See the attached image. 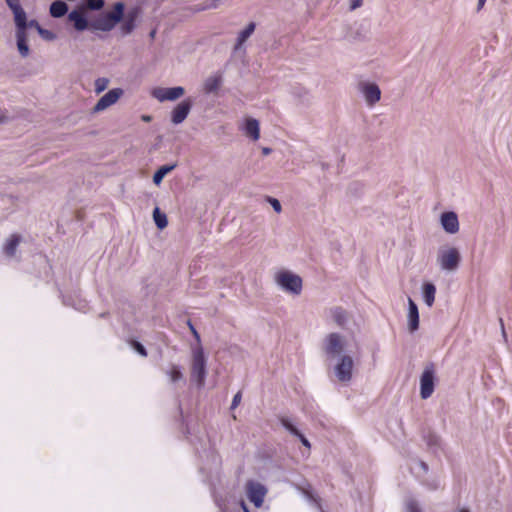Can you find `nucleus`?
<instances>
[{"instance_id":"aec40b11","label":"nucleus","mask_w":512,"mask_h":512,"mask_svg":"<svg viewBox=\"0 0 512 512\" xmlns=\"http://www.w3.org/2000/svg\"><path fill=\"white\" fill-rule=\"evenodd\" d=\"M68 11V6L61 0H56L50 5V14L54 18L64 16Z\"/></svg>"},{"instance_id":"cd10ccee","label":"nucleus","mask_w":512,"mask_h":512,"mask_svg":"<svg viewBox=\"0 0 512 512\" xmlns=\"http://www.w3.org/2000/svg\"><path fill=\"white\" fill-rule=\"evenodd\" d=\"M167 375L169 376L171 382L173 383L183 378V374L177 365H172L170 369L167 371Z\"/></svg>"},{"instance_id":"2f4dec72","label":"nucleus","mask_w":512,"mask_h":512,"mask_svg":"<svg viewBox=\"0 0 512 512\" xmlns=\"http://www.w3.org/2000/svg\"><path fill=\"white\" fill-rule=\"evenodd\" d=\"M103 6V0H87V7L91 10H100Z\"/></svg>"},{"instance_id":"c85d7f7f","label":"nucleus","mask_w":512,"mask_h":512,"mask_svg":"<svg viewBox=\"0 0 512 512\" xmlns=\"http://www.w3.org/2000/svg\"><path fill=\"white\" fill-rule=\"evenodd\" d=\"M109 84V80L107 78H98L96 81H95V91L96 93H101L102 91H104L107 86Z\"/></svg>"},{"instance_id":"f3484780","label":"nucleus","mask_w":512,"mask_h":512,"mask_svg":"<svg viewBox=\"0 0 512 512\" xmlns=\"http://www.w3.org/2000/svg\"><path fill=\"white\" fill-rule=\"evenodd\" d=\"M68 19L74 23V28L77 31H83L89 27V23L87 19L84 17L83 13L77 10H73L69 13Z\"/></svg>"},{"instance_id":"a211bd4d","label":"nucleus","mask_w":512,"mask_h":512,"mask_svg":"<svg viewBox=\"0 0 512 512\" xmlns=\"http://www.w3.org/2000/svg\"><path fill=\"white\" fill-rule=\"evenodd\" d=\"M245 133L254 141L260 138L259 123L256 119L249 118L246 120Z\"/></svg>"},{"instance_id":"393cba45","label":"nucleus","mask_w":512,"mask_h":512,"mask_svg":"<svg viewBox=\"0 0 512 512\" xmlns=\"http://www.w3.org/2000/svg\"><path fill=\"white\" fill-rule=\"evenodd\" d=\"M176 167L175 164L173 165H163L161 166L156 172L155 174L153 175V182L156 184V185H159L163 178L169 173L171 172L174 168Z\"/></svg>"},{"instance_id":"b1692460","label":"nucleus","mask_w":512,"mask_h":512,"mask_svg":"<svg viewBox=\"0 0 512 512\" xmlns=\"http://www.w3.org/2000/svg\"><path fill=\"white\" fill-rule=\"evenodd\" d=\"M255 27H256L255 23L250 22L247 25V27L239 33V36L237 39V44L235 47L236 49L240 48L244 44V42L252 35V33L255 30Z\"/></svg>"},{"instance_id":"09e8293b","label":"nucleus","mask_w":512,"mask_h":512,"mask_svg":"<svg viewBox=\"0 0 512 512\" xmlns=\"http://www.w3.org/2000/svg\"><path fill=\"white\" fill-rule=\"evenodd\" d=\"M5 120L4 116H0V123H2Z\"/></svg>"},{"instance_id":"f704fd0d","label":"nucleus","mask_w":512,"mask_h":512,"mask_svg":"<svg viewBox=\"0 0 512 512\" xmlns=\"http://www.w3.org/2000/svg\"><path fill=\"white\" fill-rule=\"evenodd\" d=\"M269 202L271 203L272 207L274 208V210L279 213L281 211V204L280 202L275 199V198H270L269 199Z\"/></svg>"},{"instance_id":"412c9836","label":"nucleus","mask_w":512,"mask_h":512,"mask_svg":"<svg viewBox=\"0 0 512 512\" xmlns=\"http://www.w3.org/2000/svg\"><path fill=\"white\" fill-rule=\"evenodd\" d=\"M20 240H21V238L19 235H16V234L11 235L4 246V253L9 257L14 256L16 253L17 247L20 243Z\"/></svg>"},{"instance_id":"49530a36","label":"nucleus","mask_w":512,"mask_h":512,"mask_svg":"<svg viewBox=\"0 0 512 512\" xmlns=\"http://www.w3.org/2000/svg\"><path fill=\"white\" fill-rule=\"evenodd\" d=\"M270 152H271V149H270V148H264V149H263V153H264L265 155L269 154Z\"/></svg>"},{"instance_id":"a18cd8bd","label":"nucleus","mask_w":512,"mask_h":512,"mask_svg":"<svg viewBox=\"0 0 512 512\" xmlns=\"http://www.w3.org/2000/svg\"><path fill=\"white\" fill-rule=\"evenodd\" d=\"M500 325H501V328H502L503 335L505 336L504 322H503L502 319H500Z\"/></svg>"},{"instance_id":"79ce46f5","label":"nucleus","mask_w":512,"mask_h":512,"mask_svg":"<svg viewBox=\"0 0 512 512\" xmlns=\"http://www.w3.org/2000/svg\"><path fill=\"white\" fill-rule=\"evenodd\" d=\"M141 119L144 122H150L152 120V117L150 115H142Z\"/></svg>"},{"instance_id":"9b49d317","label":"nucleus","mask_w":512,"mask_h":512,"mask_svg":"<svg viewBox=\"0 0 512 512\" xmlns=\"http://www.w3.org/2000/svg\"><path fill=\"white\" fill-rule=\"evenodd\" d=\"M190 109H191V102L189 100L182 101L173 109L172 115H171V121L174 124L182 123L188 116Z\"/></svg>"},{"instance_id":"f03ea898","label":"nucleus","mask_w":512,"mask_h":512,"mask_svg":"<svg viewBox=\"0 0 512 512\" xmlns=\"http://www.w3.org/2000/svg\"><path fill=\"white\" fill-rule=\"evenodd\" d=\"M191 378L197 382L199 387L204 385L206 359L202 346H197L192 350Z\"/></svg>"},{"instance_id":"ea45409f","label":"nucleus","mask_w":512,"mask_h":512,"mask_svg":"<svg viewBox=\"0 0 512 512\" xmlns=\"http://www.w3.org/2000/svg\"><path fill=\"white\" fill-rule=\"evenodd\" d=\"M239 505H240V509L243 512H250V510L248 509V507L246 506V504L243 500L240 501Z\"/></svg>"},{"instance_id":"4be33fe9","label":"nucleus","mask_w":512,"mask_h":512,"mask_svg":"<svg viewBox=\"0 0 512 512\" xmlns=\"http://www.w3.org/2000/svg\"><path fill=\"white\" fill-rule=\"evenodd\" d=\"M16 37L18 50L23 57H26L29 53L26 31H17Z\"/></svg>"},{"instance_id":"3c124183","label":"nucleus","mask_w":512,"mask_h":512,"mask_svg":"<svg viewBox=\"0 0 512 512\" xmlns=\"http://www.w3.org/2000/svg\"><path fill=\"white\" fill-rule=\"evenodd\" d=\"M219 506H220V509L222 510V512H226V510L221 505H219Z\"/></svg>"},{"instance_id":"7c9ffc66","label":"nucleus","mask_w":512,"mask_h":512,"mask_svg":"<svg viewBox=\"0 0 512 512\" xmlns=\"http://www.w3.org/2000/svg\"><path fill=\"white\" fill-rule=\"evenodd\" d=\"M281 424L293 435L299 434V430L287 418H281Z\"/></svg>"},{"instance_id":"20e7f679","label":"nucleus","mask_w":512,"mask_h":512,"mask_svg":"<svg viewBox=\"0 0 512 512\" xmlns=\"http://www.w3.org/2000/svg\"><path fill=\"white\" fill-rule=\"evenodd\" d=\"M276 282L286 291L300 294L302 290V279L288 271H281L276 275Z\"/></svg>"},{"instance_id":"6ab92c4d","label":"nucleus","mask_w":512,"mask_h":512,"mask_svg":"<svg viewBox=\"0 0 512 512\" xmlns=\"http://www.w3.org/2000/svg\"><path fill=\"white\" fill-rule=\"evenodd\" d=\"M222 83V76L220 74H215L208 77L204 83V91L206 93L216 92Z\"/></svg>"},{"instance_id":"473e14b6","label":"nucleus","mask_w":512,"mask_h":512,"mask_svg":"<svg viewBox=\"0 0 512 512\" xmlns=\"http://www.w3.org/2000/svg\"><path fill=\"white\" fill-rule=\"evenodd\" d=\"M187 325H188V327H189V329H190L194 339L197 342V346H201L200 335H199L198 331L196 330V328L194 327V325L192 324V322L190 320H188Z\"/></svg>"},{"instance_id":"de8ad7c7","label":"nucleus","mask_w":512,"mask_h":512,"mask_svg":"<svg viewBox=\"0 0 512 512\" xmlns=\"http://www.w3.org/2000/svg\"><path fill=\"white\" fill-rule=\"evenodd\" d=\"M155 34H156V31L155 30H152L150 32V37L153 39L155 37Z\"/></svg>"},{"instance_id":"9d476101","label":"nucleus","mask_w":512,"mask_h":512,"mask_svg":"<svg viewBox=\"0 0 512 512\" xmlns=\"http://www.w3.org/2000/svg\"><path fill=\"white\" fill-rule=\"evenodd\" d=\"M123 94L122 89L120 88H114L110 91H108L105 95H103L98 102L96 103L94 107V112H100L105 110L106 108L110 107L114 103L118 101V99Z\"/></svg>"},{"instance_id":"423d86ee","label":"nucleus","mask_w":512,"mask_h":512,"mask_svg":"<svg viewBox=\"0 0 512 512\" xmlns=\"http://www.w3.org/2000/svg\"><path fill=\"white\" fill-rule=\"evenodd\" d=\"M435 370L431 364L426 366L420 378V395L423 399L429 398L434 391Z\"/></svg>"},{"instance_id":"dca6fc26","label":"nucleus","mask_w":512,"mask_h":512,"mask_svg":"<svg viewBox=\"0 0 512 512\" xmlns=\"http://www.w3.org/2000/svg\"><path fill=\"white\" fill-rule=\"evenodd\" d=\"M409 312H408V320H409V329L411 332L415 331L419 327V312L418 307L415 302L409 298Z\"/></svg>"},{"instance_id":"1a4fd4ad","label":"nucleus","mask_w":512,"mask_h":512,"mask_svg":"<svg viewBox=\"0 0 512 512\" xmlns=\"http://www.w3.org/2000/svg\"><path fill=\"white\" fill-rule=\"evenodd\" d=\"M184 95V89L180 86L172 88H155L152 91V96L160 102L172 101Z\"/></svg>"},{"instance_id":"37998d69","label":"nucleus","mask_w":512,"mask_h":512,"mask_svg":"<svg viewBox=\"0 0 512 512\" xmlns=\"http://www.w3.org/2000/svg\"><path fill=\"white\" fill-rule=\"evenodd\" d=\"M486 0H478V10L482 9V7L484 6Z\"/></svg>"},{"instance_id":"72a5a7b5","label":"nucleus","mask_w":512,"mask_h":512,"mask_svg":"<svg viewBox=\"0 0 512 512\" xmlns=\"http://www.w3.org/2000/svg\"><path fill=\"white\" fill-rule=\"evenodd\" d=\"M38 32L45 39L52 40L54 38V35L52 34V32L45 30L41 27H38Z\"/></svg>"},{"instance_id":"5701e85b","label":"nucleus","mask_w":512,"mask_h":512,"mask_svg":"<svg viewBox=\"0 0 512 512\" xmlns=\"http://www.w3.org/2000/svg\"><path fill=\"white\" fill-rule=\"evenodd\" d=\"M436 288L432 283H426L423 286V298L425 303L431 307L435 301Z\"/></svg>"},{"instance_id":"8fccbe9b","label":"nucleus","mask_w":512,"mask_h":512,"mask_svg":"<svg viewBox=\"0 0 512 512\" xmlns=\"http://www.w3.org/2000/svg\"><path fill=\"white\" fill-rule=\"evenodd\" d=\"M459 512H469L467 509H461Z\"/></svg>"},{"instance_id":"bb28decb","label":"nucleus","mask_w":512,"mask_h":512,"mask_svg":"<svg viewBox=\"0 0 512 512\" xmlns=\"http://www.w3.org/2000/svg\"><path fill=\"white\" fill-rule=\"evenodd\" d=\"M153 218L155 224L159 229H164L168 224L166 215L164 213H161L159 208L157 207L153 211Z\"/></svg>"},{"instance_id":"a878e982","label":"nucleus","mask_w":512,"mask_h":512,"mask_svg":"<svg viewBox=\"0 0 512 512\" xmlns=\"http://www.w3.org/2000/svg\"><path fill=\"white\" fill-rule=\"evenodd\" d=\"M331 315L337 325L343 326L346 322V311L341 307L331 309Z\"/></svg>"},{"instance_id":"4468645a","label":"nucleus","mask_w":512,"mask_h":512,"mask_svg":"<svg viewBox=\"0 0 512 512\" xmlns=\"http://www.w3.org/2000/svg\"><path fill=\"white\" fill-rule=\"evenodd\" d=\"M8 7L12 10L14 14V20L17 27V31H26L27 17L21 4H14Z\"/></svg>"},{"instance_id":"4c0bfd02","label":"nucleus","mask_w":512,"mask_h":512,"mask_svg":"<svg viewBox=\"0 0 512 512\" xmlns=\"http://www.w3.org/2000/svg\"><path fill=\"white\" fill-rule=\"evenodd\" d=\"M363 0H351L350 9L355 10L362 5Z\"/></svg>"},{"instance_id":"2eb2a0df","label":"nucleus","mask_w":512,"mask_h":512,"mask_svg":"<svg viewBox=\"0 0 512 512\" xmlns=\"http://www.w3.org/2000/svg\"><path fill=\"white\" fill-rule=\"evenodd\" d=\"M363 93L369 105H374L380 100L381 91L376 84H365L363 86Z\"/></svg>"},{"instance_id":"58836bf2","label":"nucleus","mask_w":512,"mask_h":512,"mask_svg":"<svg viewBox=\"0 0 512 512\" xmlns=\"http://www.w3.org/2000/svg\"><path fill=\"white\" fill-rule=\"evenodd\" d=\"M409 512H421L417 505L411 502L408 506Z\"/></svg>"},{"instance_id":"f8f14e48","label":"nucleus","mask_w":512,"mask_h":512,"mask_svg":"<svg viewBox=\"0 0 512 512\" xmlns=\"http://www.w3.org/2000/svg\"><path fill=\"white\" fill-rule=\"evenodd\" d=\"M441 224L443 229L450 233H457L459 230V221L456 213L454 212H445L441 215Z\"/></svg>"},{"instance_id":"ddd939ff","label":"nucleus","mask_w":512,"mask_h":512,"mask_svg":"<svg viewBox=\"0 0 512 512\" xmlns=\"http://www.w3.org/2000/svg\"><path fill=\"white\" fill-rule=\"evenodd\" d=\"M139 16V9H130L122 18L121 31L123 34H130L135 28V22Z\"/></svg>"},{"instance_id":"c03bdc74","label":"nucleus","mask_w":512,"mask_h":512,"mask_svg":"<svg viewBox=\"0 0 512 512\" xmlns=\"http://www.w3.org/2000/svg\"><path fill=\"white\" fill-rule=\"evenodd\" d=\"M30 26H35L37 29H38V27H40L39 24L37 23V21H35V20H32L30 22Z\"/></svg>"},{"instance_id":"c756f323","label":"nucleus","mask_w":512,"mask_h":512,"mask_svg":"<svg viewBox=\"0 0 512 512\" xmlns=\"http://www.w3.org/2000/svg\"><path fill=\"white\" fill-rule=\"evenodd\" d=\"M130 345L143 357H146L148 354H147V350L145 349V347L138 341L136 340H131L130 341Z\"/></svg>"},{"instance_id":"0eeeda50","label":"nucleus","mask_w":512,"mask_h":512,"mask_svg":"<svg viewBox=\"0 0 512 512\" xmlns=\"http://www.w3.org/2000/svg\"><path fill=\"white\" fill-rule=\"evenodd\" d=\"M345 342L343 337L338 333H330L327 335L324 343V351L329 356L340 355L344 351Z\"/></svg>"},{"instance_id":"c9c22d12","label":"nucleus","mask_w":512,"mask_h":512,"mask_svg":"<svg viewBox=\"0 0 512 512\" xmlns=\"http://www.w3.org/2000/svg\"><path fill=\"white\" fill-rule=\"evenodd\" d=\"M295 436H297L300 439L301 443L305 447H307V448L311 447L310 442L307 440V438L300 431H299V434H296Z\"/></svg>"},{"instance_id":"e433bc0d","label":"nucleus","mask_w":512,"mask_h":512,"mask_svg":"<svg viewBox=\"0 0 512 512\" xmlns=\"http://www.w3.org/2000/svg\"><path fill=\"white\" fill-rule=\"evenodd\" d=\"M241 401V393L238 392L234 397H233V400H232V404H231V408L234 409L236 408L239 403Z\"/></svg>"},{"instance_id":"a19ab883","label":"nucleus","mask_w":512,"mask_h":512,"mask_svg":"<svg viewBox=\"0 0 512 512\" xmlns=\"http://www.w3.org/2000/svg\"><path fill=\"white\" fill-rule=\"evenodd\" d=\"M8 6H12L14 4H20L19 0H5Z\"/></svg>"},{"instance_id":"f257e3e1","label":"nucleus","mask_w":512,"mask_h":512,"mask_svg":"<svg viewBox=\"0 0 512 512\" xmlns=\"http://www.w3.org/2000/svg\"><path fill=\"white\" fill-rule=\"evenodd\" d=\"M123 16L124 4L122 2H117L114 4L112 11L96 18L93 22H91L90 27L95 30L108 32L111 31L116 26V24L122 20Z\"/></svg>"},{"instance_id":"39448f33","label":"nucleus","mask_w":512,"mask_h":512,"mask_svg":"<svg viewBox=\"0 0 512 512\" xmlns=\"http://www.w3.org/2000/svg\"><path fill=\"white\" fill-rule=\"evenodd\" d=\"M245 491L250 502H252L256 508H260L267 494L265 486L259 482L250 480L245 485Z\"/></svg>"},{"instance_id":"7ed1b4c3","label":"nucleus","mask_w":512,"mask_h":512,"mask_svg":"<svg viewBox=\"0 0 512 512\" xmlns=\"http://www.w3.org/2000/svg\"><path fill=\"white\" fill-rule=\"evenodd\" d=\"M437 261L441 269L453 271L458 268L461 261V256L457 248L451 247L448 249L440 250L438 253Z\"/></svg>"},{"instance_id":"6e6552de","label":"nucleus","mask_w":512,"mask_h":512,"mask_svg":"<svg viewBox=\"0 0 512 512\" xmlns=\"http://www.w3.org/2000/svg\"><path fill=\"white\" fill-rule=\"evenodd\" d=\"M353 360L350 356L344 355L340 358L335 367V373L339 381L348 382L352 378Z\"/></svg>"}]
</instances>
